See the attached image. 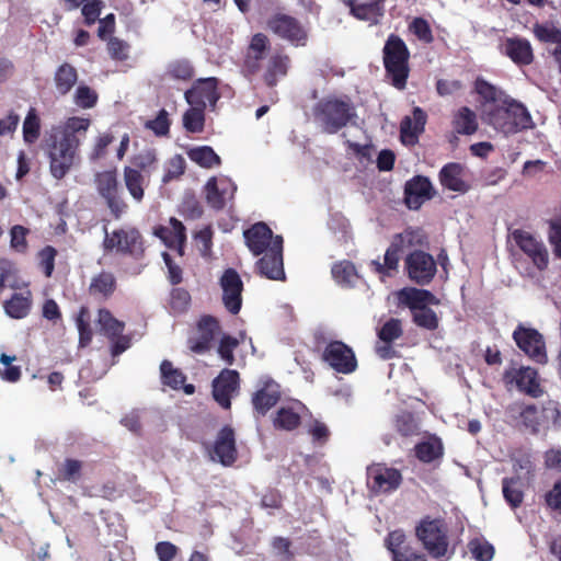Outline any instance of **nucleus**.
<instances>
[{
  "instance_id": "09e8293b",
  "label": "nucleus",
  "mask_w": 561,
  "mask_h": 561,
  "mask_svg": "<svg viewBox=\"0 0 561 561\" xmlns=\"http://www.w3.org/2000/svg\"><path fill=\"white\" fill-rule=\"evenodd\" d=\"M394 427L403 437H411L420 434V423L415 415L409 411H403L396 416Z\"/></svg>"
},
{
  "instance_id": "4468645a",
  "label": "nucleus",
  "mask_w": 561,
  "mask_h": 561,
  "mask_svg": "<svg viewBox=\"0 0 561 561\" xmlns=\"http://www.w3.org/2000/svg\"><path fill=\"white\" fill-rule=\"evenodd\" d=\"M511 236L520 251L539 271H545L548 267L549 253L541 240L523 229L513 230Z\"/></svg>"
},
{
  "instance_id": "de8ad7c7",
  "label": "nucleus",
  "mask_w": 561,
  "mask_h": 561,
  "mask_svg": "<svg viewBox=\"0 0 561 561\" xmlns=\"http://www.w3.org/2000/svg\"><path fill=\"white\" fill-rule=\"evenodd\" d=\"M205 110L204 107L190 105L183 114V127L192 134L202 133L205 127Z\"/></svg>"
},
{
  "instance_id": "13d9d810",
  "label": "nucleus",
  "mask_w": 561,
  "mask_h": 561,
  "mask_svg": "<svg viewBox=\"0 0 561 561\" xmlns=\"http://www.w3.org/2000/svg\"><path fill=\"white\" fill-rule=\"evenodd\" d=\"M191 305L190 293L181 287L173 288L170 293L169 306L173 313L185 312Z\"/></svg>"
},
{
  "instance_id": "79ce46f5",
  "label": "nucleus",
  "mask_w": 561,
  "mask_h": 561,
  "mask_svg": "<svg viewBox=\"0 0 561 561\" xmlns=\"http://www.w3.org/2000/svg\"><path fill=\"white\" fill-rule=\"evenodd\" d=\"M187 157L205 169H211L221 164L220 157L210 146H198L187 151Z\"/></svg>"
},
{
  "instance_id": "a211bd4d",
  "label": "nucleus",
  "mask_w": 561,
  "mask_h": 561,
  "mask_svg": "<svg viewBox=\"0 0 561 561\" xmlns=\"http://www.w3.org/2000/svg\"><path fill=\"white\" fill-rule=\"evenodd\" d=\"M220 287L222 289V302L225 308L231 313H239L242 306L243 283L234 268H227L220 277Z\"/></svg>"
},
{
  "instance_id": "f257e3e1",
  "label": "nucleus",
  "mask_w": 561,
  "mask_h": 561,
  "mask_svg": "<svg viewBox=\"0 0 561 561\" xmlns=\"http://www.w3.org/2000/svg\"><path fill=\"white\" fill-rule=\"evenodd\" d=\"M90 126V118L71 116L46 133L44 150L54 179L62 180L79 162L80 146L87 138Z\"/></svg>"
},
{
  "instance_id": "f704fd0d",
  "label": "nucleus",
  "mask_w": 561,
  "mask_h": 561,
  "mask_svg": "<svg viewBox=\"0 0 561 561\" xmlns=\"http://www.w3.org/2000/svg\"><path fill=\"white\" fill-rule=\"evenodd\" d=\"M123 180L131 198L137 204H140L145 198V191L149 184V179L144 173H140L139 170L126 165L123 169Z\"/></svg>"
},
{
  "instance_id": "bb28decb",
  "label": "nucleus",
  "mask_w": 561,
  "mask_h": 561,
  "mask_svg": "<svg viewBox=\"0 0 561 561\" xmlns=\"http://www.w3.org/2000/svg\"><path fill=\"white\" fill-rule=\"evenodd\" d=\"M427 122V114L424 110L415 106L412 116H404L400 123V139L403 145L414 146L420 135L424 131Z\"/></svg>"
},
{
  "instance_id": "f8f14e48",
  "label": "nucleus",
  "mask_w": 561,
  "mask_h": 561,
  "mask_svg": "<svg viewBox=\"0 0 561 561\" xmlns=\"http://www.w3.org/2000/svg\"><path fill=\"white\" fill-rule=\"evenodd\" d=\"M283 244V237L278 234L275 236L272 245L263 253V256L257 260L255 268L262 277L272 280L285 279Z\"/></svg>"
},
{
  "instance_id": "e2e57ef3",
  "label": "nucleus",
  "mask_w": 561,
  "mask_h": 561,
  "mask_svg": "<svg viewBox=\"0 0 561 561\" xmlns=\"http://www.w3.org/2000/svg\"><path fill=\"white\" fill-rule=\"evenodd\" d=\"M403 334L402 324L399 319L391 318L383 323L378 331V337L383 343H392Z\"/></svg>"
},
{
  "instance_id": "7c9ffc66",
  "label": "nucleus",
  "mask_w": 561,
  "mask_h": 561,
  "mask_svg": "<svg viewBox=\"0 0 561 561\" xmlns=\"http://www.w3.org/2000/svg\"><path fill=\"white\" fill-rule=\"evenodd\" d=\"M505 378H511V381H515L518 390L533 398H538L542 394L538 373L531 367H520L519 369L506 371Z\"/></svg>"
},
{
  "instance_id": "aec40b11",
  "label": "nucleus",
  "mask_w": 561,
  "mask_h": 561,
  "mask_svg": "<svg viewBox=\"0 0 561 561\" xmlns=\"http://www.w3.org/2000/svg\"><path fill=\"white\" fill-rule=\"evenodd\" d=\"M271 43L264 33H256L251 37L247 48L242 70L247 76H254L262 69V61L265 59Z\"/></svg>"
},
{
  "instance_id": "6ab92c4d",
  "label": "nucleus",
  "mask_w": 561,
  "mask_h": 561,
  "mask_svg": "<svg viewBox=\"0 0 561 561\" xmlns=\"http://www.w3.org/2000/svg\"><path fill=\"white\" fill-rule=\"evenodd\" d=\"M436 191L427 176L414 175L404 184V203L409 209L417 210L426 202L432 199Z\"/></svg>"
},
{
  "instance_id": "9b49d317",
  "label": "nucleus",
  "mask_w": 561,
  "mask_h": 561,
  "mask_svg": "<svg viewBox=\"0 0 561 561\" xmlns=\"http://www.w3.org/2000/svg\"><path fill=\"white\" fill-rule=\"evenodd\" d=\"M513 340L533 360L538 364L547 363L546 343L538 330L518 324L513 332Z\"/></svg>"
},
{
  "instance_id": "423d86ee",
  "label": "nucleus",
  "mask_w": 561,
  "mask_h": 561,
  "mask_svg": "<svg viewBox=\"0 0 561 561\" xmlns=\"http://www.w3.org/2000/svg\"><path fill=\"white\" fill-rule=\"evenodd\" d=\"M415 536L432 558L442 559L447 556L448 528L443 518L423 517L415 527Z\"/></svg>"
},
{
  "instance_id": "c85d7f7f",
  "label": "nucleus",
  "mask_w": 561,
  "mask_h": 561,
  "mask_svg": "<svg viewBox=\"0 0 561 561\" xmlns=\"http://www.w3.org/2000/svg\"><path fill=\"white\" fill-rule=\"evenodd\" d=\"M280 400L279 385L267 379L252 396V405L259 416H264Z\"/></svg>"
},
{
  "instance_id": "0e129e2a",
  "label": "nucleus",
  "mask_w": 561,
  "mask_h": 561,
  "mask_svg": "<svg viewBox=\"0 0 561 561\" xmlns=\"http://www.w3.org/2000/svg\"><path fill=\"white\" fill-rule=\"evenodd\" d=\"M409 31L414 34L417 39L425 44H431L434 42L432 28L424 18H414L409 24Z\"/></svg>"
},
{
  "instance_id": "dca6fc26",
  "label": "nucleus",
  "mask_w": 561,
  "mask_h": 561,
  "mask_svg": "<svg viewBox=\"0 0 561 561\" xmlns=\"http://www.w3.org/2000/svg\"><path fill=\"white\" fill-rule=\"evenodd\" d=\"M218 85L219 80L215 77L199 78L185 91L184 99L190 105L206 108L209 104L214 107L220 98Z\"/></svg>"
},
{
  "instance_id": "b1692460",
  "label": "nucleus",
  "mask_w": 561,
  "mask_h": 561,
  "mask_svg": "<svg viewBox=\"0 0 561 561\" xmlns=\"http://www.w3.org/2000/svg\"><path fill=\"white\" fill-rule=\"evenodd\" d=\"M500 50L518 67L529 66L535 59L531 44L524 37L514 36L504 38L501 43Z\"/></svg>"
},
{
  "instance_id": "20e7f679",
  "label": "nucleus",
  "mask_w": 561,
  "mask_h": 561,
  "mask_svg": "<svg viewBox=\"0 0 561 561\" xmlns=\"http://www.w3.org/2000/svg\"><path fill=\"white\" fill-rule=\"evenodd\" d=\"M93 183L99 197L113 219L119 220L128 213L129 205L124 197L116 168L96 172Z\"/></svg>"
},
{
  "instance_id": "473e14b6",
  "label": "nucleus",
  "mask_w": 561,
  "mask_h": 561,
  "mask_svg": "<svg viewBox=\"0 0 561 561\" xmlns=\"http://www.w3.org/2000/svg\"><path fill=\"white\" fill-rule=\"evenodd\" d=\"M161 382L173 390L183 389L186 394L195 392V386L192 383L185 385L186 376L184 373L174 368L172 363L168 359L162 360L160 365Z\"/></svg>"
},
{
  "instance_id": "864d4df0",
  "label": "nucleus",
  "mask_w": 561,
  "mask_h": 561,
  "mask_svg": "<svg viewBox=\"0 0 561 561\" xmlns=\"http://www.w3.org/2000/svg\"><path fill=\"white\" fill-rule=\"evenodd\" d=\"M300 415L293 408H280L273 420L275 428L294 431L300 425Z\"/></svg>"
},
{
  "instance_id": "39448f33",
  "label": "nucleus",
  "mask_w": 561,
  "mask_h": 561,
  "mask_svg": "<svg viewBox=\"0 0 561 561\" xmlns=\"http://www.w3.org/2000/svg\"><path fill=\"white\" fill-rule=\"evenodd\" d=\"M490 123L505 135L534 127V122L528 110L515 100H505L504 106H499L490 113Z\"/></svg>"
},
{
  "instance_id": "c9c22d12",
  "label": "nucleus",
  "mask_w": 561,
  "mask_h": 561,
  "mask_svg": "<svg viewBox=\"0 0 561 561\" xmlns=\"http://www.w3.org/2000/svg\"><path fill=\"white\" fill-rule=\"evenodd\" d=\"M79 78L78 70L70 62H62L54 72V85L57 93L61 96L67 95L77 84Z\"/></svg>"
},
{
  "instance_id": "2eb2a0df",
  "label": "nucleus",
  "mask_w": 561,
  "mask_h": 561,
  "mask_svg": "<svg viewBox=\"0 0 561 561\" xmlns=\"http://www.w3.org/2000/svg\"><path fill=\"white\" fill-rule=\"evenodd\" d=\"M383 541L391 561H427L426 554L411 545L402 529L390 531Z\"/></svg>"
},
{
  "instance_id": "8fccbe9b",
  "label": "nucleus",
  "mask_w": 561,
  "mask_h": 561,
  "mask_svg": "<svg viewBox=\"0 0 561 561\" xmlns=\"http://www.w3.org/2000/svg\"><path fill=\"white\" fill-rule=\"evenodd\" d=\"M41 136V119L37 111L31 107L23 122V139L26 144H35Z\"/></svg>"
},
{
  "instance_id": "393cba45",
  "label": "nucleus",
  "mask_w": 561,
  "mask_h": 561,
  "mask_svg": "<svg viewBox=\"0 0 561 561\" xmlns=\"http://www.w3.org/2000/svg\"><path fill=\"white\" fill-rule=\"evenodd\" d=\"M237 186L230 180H220L215 176L210 178L205 185V197L207 204L215 210H221L226 207L227 202L232 199Z\"/></svg>"
},
{
  "instance_id": "338daca9",
  "label": "nucleus",
  "mask_w": 561,
  "mask_h": 561,
  "mask_svg": "<svg viewBox=\"0 0 561 561\" xmlns=\"http://www.w3.org/2000/svg\"><path fill=\"white\" fill-rule=\"evenodd\" d=\"M30 230L21 225H15L10 229V247L19 253H25L28 249L26 240Z\"/></svg>"
},
{
  "instance_id": "a18cd8bd",
  "label": "nucleus",
  "mask_w": 561,
  "mask_h": 561,
  "mask_svg": "<svg viewBox=\"0 0 561 561\" xmlns=\"http://www.w3.org/2000/svg\"><path fill=\"white\" fill-rule=\"evenodd\" d=\"M519 477L504 478L502 481V491L505 501L512 508L519 507L524 500Z\"/></svg>"
},
{
  "instance_id": "774afa93",
  "label": "nucleus",
  "mask_w": 561,
  "mask_h": 561,
  "mask_svg": "<svg viewBox=\"0 0 561 561\" xmlns=\"http://www.w3.org/2000/svg\"><path fill=\"white\" fill-rule=\"evenodd\" d=\"M56 256L57 250L51 245H46L38 252L39 267L46 277L53 275Z\"/></svg>"
},
{
  "instance_id": "69168bd1",
  "label": "nucleus",
  "mask_w": 561,
  "mask_h": 561,
  "mask_svg": "<svg viewBox=\"0 0 561 561\" xmlns=\"http://www.w3.org/2000/svg\"><path fill=\"white\" fill-rule=\"evenodd\" d=\"M185 168L186 163L184 158L181 154H175L168 161L162 182L167 184L173 180L180 179L184 174Z\"/></svg>"
},
{
  "instance_id": "7ed1b4c3",
  "label": "nucleus",
  "mask_w": 561,
  "mask_h": 561,
  "mask_svg": "<svg viewBox=\"0 0 561 561\" xmlns=\"http://www.w3.org/2000/svg\"><path fill=\"white\" fill-rule=\"evenodd\" d=\"M410 50L405 42L397 34H390L382 48V62L386 77L398 90L407 87L410 75Z\"/></svg>"
},
{
  "instance_id": "0eeeda50",
  "label": "nucleus",
  "mask_w": 561,
  "mask_h": 561,
  "mask_svg": "<svg viewBox=\"0 0 561 561\" xmlns=\"http://www.w3.org/2000/svg\"><path fill=\"white\" fill-rule=\"evenodd\" d=\"M266 28L276 37L289 43L295 47H304L308 42V31L295 16L277 12L266 21Z\"/></svg>"
},
{
  "instance_id": "a878e982",
  "label": "nucleus",
  "mask_w": 561,
  "mask_h": 561,
  "mask_svg": "<svg viewBox=\"0 0 561 561\" xmlns=\"http://www.w3.org/2000/svg\"><path fill=\"white\" fill-rule=\"evenodd\" d=\"M154 234L169 249L175 250L181 256L184 254L186 228L179 219L171 217L169 220V226H158L154 228Z\"/></svg>"
},
{
  "instance_id": "37998d69",
  "label": "nucleus",
  "mask_w": 561,
  "mask_h": 561,
  "mask_svg": "<svg viewBox=\"0 0 561 561\" xmlns=\"http://www.w3.org/2000/svg\"><path fill=\"white\" fill-rule=\"evenodd\" d=\"M402 249L421 248L427 244V236L422 228L408 227L392 238Z\"/></svg>"
},
{
  "instance_id": "4d7b16f0",
  "label": "nucleus",
  "mask_w": 561,
  "mask_h": 561,
  "mask_svg": "<svg viewBox=\"0 0 561 561\" xmlns=\"http://www.w3.org/2000/svg\"><path fill=\"white\" fill-rule=\"evenodd\" d=\"M240 342L237 337L229 334H224L219 341L217 353L219 357L228 365L234 364V351L239 346Z\"/></svg>"
},
{
  "instance_id": "cd10ccee",
  "label": "nucleus",
  "mask_w": 561,
  "mask_h": 561,
  "mask_svg": "<svg viewBox=\"0 0 561 561\" xmlns=\"http://www.w3.org/2000/svg\"><path fill=\"white\" fill-rule=\"evenodd\" d=\"M243 237L247 247L255 256L268 250L275 239L272 229L263 221H259L244 230Z\"/></svg>"
},
{
  "instance_id": "e433bc0d",
  "label": "nucleus",
  "mask_w": 561,
  "mask_h": 561,
  "mask_svg": "<svg viewBox=\"0 0 561 561\" xmlns=\"http://www.w3.org/2000/svg\"><path fill=\"white\" fill-rule=\"evenodd\" d=\"M32 293H15L3 302L5 313L12 319H23L28 316L32 308Z\"/></svg>"
},
{
  "instance_id": "ddd939ff",
  "label": "nucleus",
  "mask_w": 561,
  "mask_h": 561,
  "mask_svg": "<svg viewBox=\"0 0 561 561\" xmlns=\"http://www.w3.org/2000/svg\"><path fill=\"white\" fill-rule=\"evenodd\" d=\"M400 470L381 463L367 468V486L375 494L391 493L402 483Z\"/></svg>"
},
{
  "instance_id": "052dcab7",
  "label": "nucleus",
  "mask_w": 561,
  "mask_h": 561,
  "mask_svg": "<svg viewBox=\"0 0 561 561\" xmlns=\"http://www.w3.org/2000/svg\"><path fill=\"white\" fill-rule=\"evenodd\" d=\"M170 125L169 113L164 108H161L153 119H149L145 123V127L159 137L169 135Z\"/></svg>"
},
{
  "instance_id": "4be33fe9",
  "label": "nucleus",
  "mask_w": 561,
  "mask_h": 561,
  "mask_svg": "<svg viewBox=\"0 0 561 561\" xmlns=\"http://www.w3.org/2000/svg\"><path fill=\"white\" fill-rule=\"evenodd\" d=\"M219 332V321L213 316H203L197 322V336L188 340L190 350L196 354L208 352Z\"/></svg>"
},
{
  "instance_id": "9d476101",
  "label": "nucleus",
  "mask_w": 561,
  "mask_h": 561,
  "mask_svg": "<svg viewBox=\"0 0 561 561\" xmlns=\"http://www.w3.org/2000/svg\"><path fill=\"white\" fill-rule=\"evenodd\" d=\"M322 359L340 374L348 375L357 368L354 351L342 341L329 342L323 350Z\"/></svg>"
},
{
  "instance_id": "2f4dec72",
  "label": "nucleus",
  "mask_w": 561,
  "mask_h": 561,
  "mask_svg": "<svg viewBox=\"0 0 561 561\" xmlns=\"http://www.w3.org/2000/svg\"><path fill=\"white\" fill-rule=\"evenodd\" d=\"M117 288V280L112 272L102 271L91 278L88 291L90 296L100 299H110Z\"/></svg>"
},
{
  "instance_id": "3c124183",
  "label": "nucleus",
  "mask_w": 561,
  "mask_h": 561,
  "mask_svg": "<svg viewBox=\"0 0 561 561\" xmlns=\"http://www.w3.org/2000/svg\"><path fill=\"white\" fill-rule=\"evenodd\" d=\"M83 462L73 458H66L58 467L57 479L59 481L73 482L80 480L82 474Z\"/></svg>"
},
{
  "instance_id": "bf43d9fd",
  "label": "nucleus",
  "mask_w": 561,
  "mask_h": 561,
  "mask_svg": "<svg viewBox=\"0 0 561 561\" xmlns=\"http://www.w3.org/2000/svg\"><path fill=\"white\" fill-rule=\"evenodd\" d=\"M414 323L426 330H436L438 328V318L436 312L430 307L425 306L420 310L413 311Z\"/></svg>"
},
{
  "instance_id": "c03bdc74",
  "label": "nucleus",
  "mask_w": 561,
  "mask_h": 561,
  "mask_svg": "<svg viewBox=\"0 0 561 561\" xmlns=\"http://www.w3.org/2000/svg\"><path fill=\"white\" fill-rule=\"evenodd\" d=\"M98 323L101 331L110 339L114 340L121 335L125 329V323L116 319L108 309L102 308L98 312Z\"/></svg>"
},
{
  "instance_id": "58836bf2",
  "label": "nucleus",
  "mask_w": 561,
  "mask_h": 561,
  "mask_svg": "<svg viewBox=\"0 0 561 561\" xmlns=\"http://www.w3.org/2000/svg\"><path fill=\"white\" fill-rule=\"evenodd\" d=\"M414 451L421 462L431 463L443 457L444 446L439 437L431 435L426 440L417 443Z\"/></svg>"
},
{
  "instance_id": "680f3d73",
  "label": "nucleus",
  "mask_w": 561,
  "mask_h": 561,
  "mask_svg": "<svg viewBox=\"0 0 561 561\" xmlns=\"http://www.w3.org/2000/svg\"><path fill=\"white\" fill-rule=\"evenodd\" d=\"M81 8V14L83 16L84 24L88 26H91L94 24L104 8V1L103 0H84L83 3L80 5Z\"/></svg>"
},
{
  "instance_id": "f03ea898",
  "label": "nucleus",
  "mask_w": 561,
  "mask_h": 561,
  "mask_svg": "<svg viewBox=\"0 0 561 561\" xmlns=\"http://www.w3.org/2000/svg\"><path fill=\"white\" fill-rule=\"evenodd\" d=\"M312 116L322 131L336 134L350 124H355L357 112L348 95L329 94L314 104Z\"/></svg>"
},
{
  "instance_id": "49530a36",
  "label": "nucleus",
  "mask_w": 561,
  "mask_h": 561,
  "mask_svg": "<svg viewBox=\"0 0 561 561\" xmlns=\"http://www.w3.org/2000/svg\"><path fill=\"white\" fill-rule=\"evenodd\" d=\"M334 280L342 286H353L358 275L355 265L347 260L333 264L331 270Z\"/></svg>"
},
{
  "instance_id": "72a5a7b5",
  "label": "nucleus",
  "mask_w": 561,
  "mask_h": 561,
  "mask_svg": "<svg viewBox=\"0 0 561 561\" xmlns=\"http://www.w3.org/2000/svg\"><path fill=\"white\" fill-rule=\"evenodd\" d=\"M290 66V58L283 53L273 54L267 61L263 80L270 88H274L278 83V79L287 76Z\"/></svg>"
},
{
  "instance_id": "a19ab883",
  "label": "nucleus",
  "mask_w": 561,
  "mask_h": 561,
  "mask_svg": "<svg viewBox=\"0 0 561 561\" xmlns=\"http://www.w3.org/2000/svg\"><path fill=\"white\" fill-rule=\"evenodd\" d=\"M164 75L174 81L190 82L195 76V68L190 59L179 58L168 64Z\"/></svg>"
},
{
  "instance_id": "c756f323",
  "label": "nucleus",
  "mask_w": 561,
  "mask_h": 561,
  "mask_svg": "<svg viewBox=\"0 0 561 561\" xmlns=\"http://www.w3.org/2000/svg\"><path fill=\"white\" fill-rule=\"evenodd\" d=\"M463 176L465 167L458 162L445 164L438 173L439 183L444 188L460 194H465L470 190V184Z\"/></svg>"
},
{
  "instance_id": "1a4fd4ad",
  "label": "nucleus",
  "mask_w": 561,
  "mask_h": 561,
  "mask_svg": "<svg viewBox=\"0 0 561 561\" xmlns=\"http://www.w3.org/2000/svg\"><path fill=\"white\" fill-rule=\"evenodd\" d=\"M409 278L421 286L427 285L434 278L437 266L434 257L422 250H414L404 260Z\"/></svg>"
},
{
  "instance_id": "6e6d98bb",
  "label": "nucleus",
  "mask_w": 561,
  "mask_h": 561,
  "mask_svg": "<svg viewBox=\"0 0 561 561\" xmlns=\"http://www.w3.org/2000/svg\"><path fill=\"white\" fill-rule=\"evenodd\" d=\"M99 100L98 92L87 84H79L73 95L75 104L83 110L92 108Z\"/></svg>"
},
{
  "instance_id": "6e6552de",
  "label": "nucleus",
  "mask_w": 561,
  "mask_h": 561,
  "mask_svg": "<svg viewBox=\"0 0 561 561\" xmlns=\"http://www.w3.org/2000/svg\"><path fill=\"white\" fill-rule=\"evenodd\" d=\"M105 238L103 247L106 251L116 250L119 253L131 255L135 259L142 257L145 253L144 239L136 228H119L111 234L104 227Z\"/></svg>"
},
{
  "instance_id": "4c0bfd02",
  "label": "nucleus",
  "mask_w": 561,
  "mask_h": 561,
  "mask_svg": "<svg viewBox=\"0 0 561 561\" xmlns=\"http://www.w3.org/2000/svg\"><path fill=\"white\" fill-rule=\"evenodd\" d=\"M403 249L392 239L390 245L386 250L383 263L379 260L370 262L371 271L378 275L390 276L391 271H397Z\"/></svg>"
},
{
  "instance_id": "412c9836",
  "label": "nucleus",
  "mask_w": 561,
  "mask_h": 561,
  "mask_svg": "<svg viewBox=\"0 0 561 561\" xmlns=\"http://www.w3.org/2000/svg\"><path fill=\"white\" fill-rule=\"evenodd\" d=\"M387 0H343L350 14L356 20L369 25H378L385 16V3Z\"/></svg>"
},
{
  "instance_id": "ea45409f",
  "label": "nucleus",
  "mask_w": 561,
  "mask_h": 561,
  "mask_svg": "<svg viewBox=\"0 0 561 561\" xmlns=\"http://www.w3.org/2000/svg\"><path fill=\"white\" fill-rule=\"evenodd\" d=\"M454 131L459 135H472L478 130L477 114L468 106L455 112L451 121Z\"/></svg>"
},
{
  "instance_id": "5701e85b",
  "label": "nucleus",
  "mask_w": 561,
  "mask_h": 561,
  "mask_svg": "<svg viewBox=\"0 0 561 561\" xmlns=\"http://www.w3.org/2000/svg\"><path fill=\"white\" fill-rule=\"evenodd\" d=\"M214 460H217L225 467L232 466L238 458L236 446V434L231 426H224L217 434L213 446Z\"/></svg>"
},
{
  "instance_id": "f3484780",
  "label": "nucleus",
  "mask_w": 561,
  "mask_h": 561,
  "mask_svg": "<svg viewBox=\"0 0 561 561\" xmlns=\"http://www.w3.org/2000/svg\"><path fill=\"white\" fill-rule=\"evenodd\" d=\"M214 400L226 410L231 408V398L240 388V375L234 369L225 368L213 380Z\"/></svg>"
},
{
  "instance_id": "603ef678",
  "label": "nucleus",
  "mask_w": 561,
  "mask_h": 561,
  "mask_svg": "<svg viewBox=\"0 0 561 561\" xmlns=\"http://www.w3.org/2000/svg\"><path fill=\"white\" fill-rule=\"evenodd\" d=\"M76 325L79 332V344L84 347L88 346L93 337V332L90 325V310L87 306H82L76 318Z\"/></svg>"
},
{
  "instance_id": "5fc2aeb1",
  "label": "nucleus",
  "mask_w": 561,
  "mask_h": 561,
  "mask_svg": "<svg viewBox=\"0 0 561 561\" xmlns=\"http://www.w3.org/2000/svg\"><path fill=\"white\" fill-rule=\"evenodd\" d=\"M468 550L476 561H491L495 550L484 538H473L468 542Z\"/></svg>"
}]
</instances>
